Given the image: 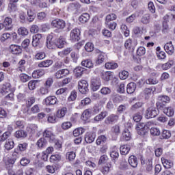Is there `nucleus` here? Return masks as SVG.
<instances>
[{
	"instance_id": "20",
	"label": "nucleus",
	"mask_w": 175,
	"mask_h": 175,
	"mask_svg": "<svg viewBox=\"0 0 175 175\" xmlns=\"http://www.w3.org/2000/svg\"><path fill=\"white\" fill-rule=\"evenodd\" d=\"M161 162L165 169H171L173 167V162L169 159L162 157Z\"/></svg>"
},
{
	"instance_id": "11",
	"label": "nucleus",
	"mask_w": 175,
	"mask_h": 175,
	"mask_svg": "<svg viewBox=\"0 0 175 175\" xmlns=\"http://www.w3.org/2000/svg\"><path fill=\"white\" fill-rule=\"evenodd\" d=\"M69 75V70L68 69H62L57 71L55 74V79H64L66 76Z\"/></svg>"
},
{
	"instance_id": "58",
	"label": "nucleus",
	"mask_w": 175,
	"mask_h": 175,
	"mask_svg": "<svg viewBox=\"0 0 175 175\" xmlns=\"http://www.w3.org/2000/svg\"><path fill=\"white\" fill-rule=\"evenodd\" d=\"M81 118L82 121H84V122H87L88 121V109H85L82 115L81 116Z\"/></svg>"
},
{
	"instance_id": "26",
	"label": "nucleus",
	"mask_w": 175,
	"mask_h": 175,
	"mask_svg": "<svg viewBox=\"0 0 175 175\" xmlns=\"http://www.w3.org/2000/svg\"><path fill=\"white\" fill-rule=\"evenodd\" d=\"M51 65H53V60H44L38 64V68H49Z\"/></svg>"
},
{
	"instance_id": "47",
	"label": "nucleus",
	"mask_w": 175,
	"mask_h": 175,
	"mask_svg": "<svg viewBox=\"0 0 175 175\" xmlns=\"http://www.w3.org/2000/svg\"><path fill=\"white\" fill-rule=\"evenodd\" d=\"M107 140V138L105 135H100L96 139L97 146H100L102 143H105Z\"/></svg>"
},
{
	"instance_id": "15",
	"label": "nucleus",
	"mask_w": 175,
	"mask_h": 175,
	"mask_svg": "<svg viewBox=\"0 0 175 175\" xmlns=\"http://www.w3.org/2000/svg\"><path fill=\"white\" fill-rule=\"evenodd\" d=\"M84 70H87V69L81 66L75 68L74 69V75L75 77H77V79L79 77H81L83 76V73H84Z\"/></svg>"
},
{
	"instance_id": "38",
	"label": "nucleus",
	"mask_w": 175,
	"mask_h": 175,
	"mask_svg": "<svg viewBox=\"0 0 175 175\" xmlns=\"http://www.w3.org/2000/svg\"><path fill=\"white\" fill-rule=\"evenodd\" d=\"M150 18V14H145L144 16H142L141 22L142 23V24H149Z\"/></svg>"
},
{
	"instance_id": "41",
	"label": "nucleus",
	"mask_w": 175,
	"mask_h": 175,
	"mask_svg": "<svg viewBox=\"0 0 175 175\" xmlns=\"http://www.w3.org/2000/svg\"><path fill=\"white\" fill-rule=\"evenodd\" d=\"M20 80L22 81L23 83H27L29 80H31V77L28 76L27 74L22 73L19 75Z\"/></svg>"
},
{
	"instance_id": "22",
	"label": "nucleus",
	"mask_w": 175,
	"mask_h": 175,
	"mask_svg": "<svg viewBox=\"0 0 175 175\" xmlns=\"http://www.w3.org/2000/svg\"><path fill=\"white\" fill-rule=\"evenodd\" d=\"M136 90V83L131 82L127 85L126 92L127 94H133Z\"/></svg>"
},
{
	"instance_id": "28",
	"label": "nucleus",
	"mask_w": 175,
	"mask_h": 175,
	"mask_svg": "<svg viewBox=\"0 0 175 175\" xmlns=\"http://www.w3.org/2000/svg\"><path fill=\"white\" fill-rule=\"evenodd\" d=\"M129 163L132 167H137V158L131 155L129 158Z\"/></svg>"
},
{
	"instance_id": "18",
	"label": "nucleus",
	"mask_w": 175,
	"mask_h": 175,
	"mask_svg": "<svg viewBox=\"0 0 175 175\" xmlns=\"http://www.w3.org/2000/svg\"><path fill=\"white\" fill-rule=\"evenodd\" d=\"M118 121V116L117 115H110L105 119V124H111L113 122H117Z\"/></svg>"
},
{
	"instance_id": "5",
	"label": "nucleus",
	"mask_w": 175,
	"mask_h": 175,
	"mask_svg": "<svg viewBox=\"0 0 175 175\" xmlns=\"http://www.w3.org/2000/svg\"><path fill=\"white\" fill-rule=\"evenodd\" d=\"M9 51L15 55H18L23 53V48L17 44H11L9 46Z\"/></svg>"
},
{
	"instance_id": "50",
	"label": "nucleus",
	"mask_w": 175,
	"mask_h": 175,
	"mask_svg": "<svg viewBox=\"0 0 175 175\" xmlns=\"http://www.w3.org/2000/svg\"><path fill=\"white\" fill-rule=\"evenodd\" d=\"M84 132V130L83 128H78L73 131V135L75 137H77V136H80V135H83V133Z\"/></svg>"
},
{
	"instance_id": "8",
	"label": "nucleus",
	"mask_w": 175,
	"mask_h": 175,
	"mask_svg": "<svg viewBox=\"0 0 175 175\" xmlns=\"http://www.w3.org/2000/svg\"><path fill=\"white\" fill-rule=\"evenodd\" d=\"M164 50L169 55H173V54H174V46H173V42H172V41L167 42L164 45Z\"/></svg>"
},
{
	"instance_id": "43",
	"label": "nucleus",
	"mask_w": 175,
	"mask_h": 175,
	"mask_svg": "<svg viewBox=\"0 0 175 175\" xmlns=\"http://www.w3.org/2000/svg\"><path fill=\"white\" fill-rule=\"evenodd\" d=\"M110 169H111V164L107 163L106 165L102 168L101 172L103 174H107V173L110 172Z\"/></svg>"
},
{
	"instance_id": "45",
	"label": "nucleus",
	"mask_w": 175,
	"mask_h": 175,
	"mask_svg": "<svg viewBox=\"0 0 175 175\" xmlns=\"http://www.w3.org/2000/svg\"><path fill=\"white\" fill-rule=\"evenodd\" d=\"M172 66H173V62H168L161 64V69H163V70H167L168 69H170Z\"/></svg>"
},
{
	"instance_id": "62",
	"label": "nucleus",
	"mask_w": 175,
	"mask_h": 175,
	"mask_svg": "<svg viewBox=\"0 0 175 175\" xmlns=\"http://www.w3.org/2000/svg\"><path fill=\"white\" fill-rule=\"evenodd\" d=\"M10 36L11 35L9 33H3L0 38V41L3 43V42H5L8 39L10 38Z\"/></svg>"
},
{
	"instance_id": "23",
	"label": "nucleus",
	"mask_w": 175,
	"mask_h": 175,
	"mask_svg": "<svg viewBox=\"0 0 175 175\" xmlns=\"http://www.w3.org/2000/svg\"><path fill=\"white\" fill-rule=\"evenodd\" d=\"M36 87H39V81L32 80L28 83V88L30 91H33Z\"/></svg>"
},
{
	"instance_id": "59",
	"label": "nucleus",
	"mask_w": 175,
	"mask_h": 175,
	"mask_svg": "<svg viewBox=\"0 0 175 175\" xmlns=\"http://www.w3.org/2000/svg\"><path fill=\"white\" fill-rule=\"evenodd\" d=\"M68 94V88H64L56 91V95H66Z\"/></svg>"
},
{
	"instance_id": "35",
	"label": "nucleus",
	"mask_w": 175,
	"mask_h": 175,
	"mask_svg": "<svg viewBox=\"0 0 175 175\" xmlns=\"http://www.w3.org/2000/svg\"><path fill=\"white\" fill-rule=\"evenodd\" d=\"M107 116V111H102L100 114L97 115L94 118V121H102Z\"/></svg>"
},
{
	"instance_id": "40",
	"label": "nucleus",
	"mask_w": 175,
	"mask_h": 175,
	"mask_svg": "<svg viewBox=\"0 0 175 175\" xmlns=\"http://www.w3.org/2000/svg\"><path fill=\"white\" fill-rule=\"evenodd\" d=\"M172 133L170 131L163 130L161 136V139H170L171 137Z\"/></svg>"
},
{
	"instance_id": "53",
	"label": "nucleus",
	"mask_w": 175,
	"mask_h": 175,
	"mask_svg": "<svg viewBox=\"0 0 175 175\" xmlns=\"http://www.w3.org/2000/svg\"><path fill=\"white\" fill-rule=\"evenodd\" d=\"M146 84L155 85L158 84L159 81L157 78H149L146 81Z\"/></svg>"
},
{
	"instance_id": "3",
	"label": "nucleus",
	"mask_w": 175,
	"mask_h": 175,
	"mask_svg": "<svg viewBox=\"0 0 175 175\" xmlns=\"http://www.w3.org/2000/svg\"><path fill=\"white\" fill-rule=\"evenodd\" d=\"M78 90L81 94H87L88 92V82L85 80H81L78 83Z\"/></svg>"
},
{
	"instance_id": "44",
	"label": "nucleus",
	"mask_w": 175,
	"mask_h": 175,
	"mask_svg": "<svg viewBox=\"0 0 175 175\" xmlns=\"http://www.w3.org/2000/svg\"><path fill=\"white\" fill-rule=\"evenodd\" d=\"M35 102H36V98H35V97L31 96L26 101L27 107H31V106H32Z\"/></svg>"
},
{
	"instance_id": "2",
	"label": "nucleus",
	"mask_w": 175,
	"mask_h": 175,
	"mask_svg": "<svg viewBox=\"0 0 175 175\" xmlns=\"http://www.w3.org/2000/svg\"><path fill=\"white\" fill-rule=\"evenodd\" d=\"M51 25L57 29H64L66 27V23L62 19L56 18L51 21Z\"/></svg>"
},
{
	"instance_id": "31",
	"label": "nucleus",
	"mask_w": 175,
	"mask_h": 175,
	"mask_svg": "<svg viewBox=\"0 0 175 175\" xmlns=\"http://www.w3.org/2000/svg\"><path fill=\"white\" fill-rule=\"evenodd\" d=\"M163 113L168 117H173L174 116V109L172 107H165L163 109Z\"/></svg>"
},
{
	"instance_id": "37",
	"label": "nucleus",
	"mask_w": 175,
	"mask_h": 175,
	"mask_svg": "<svg viewBox=\"0 0 175 175\" xmlns=\"http://www.w3.org/2000/svg\"><path fill=\"white\" fill-rule=\"evenodd\" d=\"M27 21L32 23L35 20V14L32 12V10H27Z\"/></svg>"
},
{
	"instance_id": "25",
	"label": "nucleus",
	"mask_w": 175,
	"mask_h": 175,
	"mask_svg": "<svg viewBox=\"0 0 175 175\" xmlns=\"http://www.w3.org/2000/svg\"><path fill=\"white\" fill-rule=\"evenodd\" d=\"M46 44L47 49H49V50H53V49H55V47H57V42L55 43L53 41L52 38H51V39L47 38Z\"/></svg>"
},
{
	"instance_id": "17",
	"label": "nucleus",
	"mask_w": 175,
	"mask_h": 175,
	"mask_svg": "<svg viewBox=\"0 0 175 175\" xmlns=\"http://www.w3.org/2000/svg\"><path fill=\"white\" fill-rule=\"evenodd\" d=\"M14 136L16 139H24L28 136V133L23 130H18L15 132Z\"/></svg>"
},
{
	"instance_id": "52",
	"label": "nucleus",
	"mask_w": 175,
	"mask_h": 175,
	"mask_svg": "<svg viewBox=\"0 0 175 175\" xmlns=\"http://www.w3.org/2000/svg\"><path fill=\"white\" fill-rule=\"evenodd\" d=\"M129 76V72L128 71L123 70L119 74V77L121 80H126Z\"/></svg>"
},
{
	"instance_id": "61",
	"label": "nucleus",
	"mask_w": 175,
	"mask_h": 175,
	"mask_svg": "<svg viewBox=\"0 0 175 175\" xmlns=\"http://www.w3.org/2000/svg\"><path fill=\"white\" fill-rule=\"evenodd\" d=\"M100 93L103 95H109V94H111V90L107 87H104L100 90Z\"/></svg>"
},
{
	"instance_id": "10",
	"label": "nucleus",
	"mask_w": 175,
	"mask_h": 175,
	"mask_svg": "<svg viewBox=\"0 0 175 175\" xmlns=\"http://www.w3.org/2000/svg\"><path fill=\"white\" fill-rule=\"evenodd\" d=\"M42 136L44 139H49L50 142H54V140H55V137L53 133V131H50V129L44 130L42 133Z\"/></svg>"
},
{
	"instance_id": "21",
	"label": "nucleus",
	"mask_w": 175,
	"mask_h": 175,
	"mask_svg": "<svg viewBox=\"0 0 175 175\" xmlns=\"http://www.w3.org/2000/svg\"><path fill=\"white\" fill-rule=\"evenodd\" d=\"M105 66L109 70H114V69H117V68H118V64L114 62H109L105 63Z\"/></svg>"
},
{
	"instance_id": "56",
	"label": "nucleus",
	"mask_w": 175,
	"mask_h": 175,
	"mask_svg": "<svg viewBox=\"0 0 175 175\" xmlns=\"http://www.w3.org/2000/svg\"><path fill=\"white\" fill-rule=\"evenodd\" d=\"M122 137L124 140H131V133L129 130H125L122 133Z\"/></svg>"
},
{
	"instance_id": "27",
	"label": "nucleus",
	"mask_w": 175,
	"mask_h": 175,
	"mask_svg": "<svg viewBox=\"0 0 175 175\" xmlns=\"http://www.w3.org/2000/svg\"><path fill=\"white\" fill-rule=\"evenodd\" d=\"M66 44V41L63 37H59L56 40V46L58 49H62Z\"/></svg>"
},
{
	"instance_id": "49",
	"label": "nucleus",
	"mask_w": 175,
	"mask_h": 175,
	"mask_svg": "<svg viewBox=\"0 0 175 175\" xmlns=\"http://www.w3.org/2000/svg\"><path fill=\"white\" fill-rule=\"evenodd\" d=\"M31 163V160L29 159H27V157H23L20 163L21 166H27Z\"/></svg>"
},
{
	"instance_id": "57",
	"label": "nucleus",
	"mask_w": 175,
	"mask_h": 175,
	"mask_svg": "<svg viewBox=\"0 0 175 175\" xmlns=\"http://www.w3.org/2000/svg\"><path fill=\"white\" fill-rule=\"evenodd\" d=\"M99 87H100V85L96 83V80L94 79L92 81L91 88L92 91H98V90H99Z\"/></svg>"
},
{
	"instance_id": "51",
	"label": "nucleus",
	"mask_w": 175,
	"mask_h": 175,
	"mask_svg": "<svg viewBox=\"0 0 175 175\" xmlns=\"http://www.w3.org/2000/svg\"><path fill=\"white\" fill-rule=\"evenodd\" d=\"M76 98H77V92L76 90H73L71 92L70 96L68 97L69 102H72L73 100H76Z\"/></svg>"
},
{
	"instance_id": "36",
	"label": "nucleus",
	"mask_w": 175,
	"mask_h": 175,
	"mask_svg": "<svg viewBox=\"0 0 175 175\" xmlns=\"http://www.w3.org/2000/svg\"><path fill=\"white\" fill-rule=\"evenodd\" d=\"M101 76L103 80H105V81H109V80H110V79L111 78V72H103L101 73Z\"/></svg>"
},
{
	"instance_id": "7",
	"label": "nucleus",
	"mask_w": 175,
	"mask_h": 175,
	"mask_svg": "<svg viewBox=\"0 0 175 175\" xmlns=\"http://www.w3.org/2000/svg\"><path fill=\"white\" fill-rule=\"evenodd\" d=\"M138 135L140 136H144L148 133V130L146 126V123H139L137 128Z\"/></svg>"
},
{
	"instance_id": "55",
	"label": "nucleus",
	"mask_w": 175,
	"mask_h": 175,
	"mask_svg": "<svg viewBox=\"0 0 175 175\" xmlns=\"http://www.w3.org/2000/svg\"><path fill=\"white\" fill-rule=\"evenodd\" d=\"M110 157L113 160L118 159V157H120L118 150H112L110 153Z\"/></svg>"
},
{
	"instance_id": "63",
	"label": "nucleus",
	"mask_w": 175,
	"mask_h": 175,
	"mask_svg": "<svg viewBox=\"0 0 175 175\" xmlns=\"http://www.w3.org/2000/svg\"><path fill=\"white\" fill-rule=\"evenodd\" d=\"M146 54V48L144 46H139L137 50V55L142 56Z\"/></svg>"
},
{
	"instance_id": "16",
	"label": "nucleus",
	"mask_w": 175,
	"mask_h": 175,
	"mask_svg": "<svg viewBox=\"0 0 175 175\" xmlns=\"http://www.w3.org/2000/svg\"><path fill=\"white\" fill-rule=\"evenodd\" d=\"M105 59H107V55L103 52H100L98 53L96 64H97V65H100V64L105 62Z\"/></svg>"
},
{
	"instance_id": "24",
	"label": "nucleus",
	"mask_w": 175,
	"mask_h": 175,
	"mask_svg": "<svg viewBox=\"0 0 175 175\" xmlns=\"http://www.w3.org/2000/svg\"><path fill=\"white\" fill-rule=\"evenodd\" d=\"M36 146L38 148H44L47 146V140H46V138L42 137L38 140Z\"/></svg>"
},
{
	"instance_id": "46",
	"label": "nucleus",
	"mask_w": 175,
	"mask_h": 175,
	"mask_svg": "<svg viewBox=\"0 0 175 175\" xmlns=\"http://www.w3.org/2000/svg\"><path fill=\"white\" fill-rule=\"evenodd\" d=\"M18 33L21 36H27L28 35V29L25 27H21L18 29Z\"/></svg>"
},
{
	"instance_id": "14",
	"label": "nucleus",
	"mask_w": 175,
	"mask_h": 175,
	"mask_svg": "<svg viewBox=\"0 0 175 175\" xmlns=\"http://www.w3.org/2000/svg\"><path fill=\"white\" fill-rule=\"evenodd\" d=\"M57 97L54 96H48L45 98L44 102L46 106H50L51 105H57Z\"/></svg>"
},
{
	"instance_id": "42",
	"label": "nucleus",
	"mask_w": 175,
	"mask_h": 175,
	"mask_svg": "<svg viewBox=\"0 0 175 175\" xmlns=\"http://www.w3.org/2000/svg\"><path fill=\"white\" fill-rule=\"evenodd\" d=\"M79 20L83 24H85V23H88V13H83L82 14V16H81L79 17Z\"/></svg>"
},
{
	"instance_id": "33",
	"label": "nucleus",
	"mask_w": 175,
	"mask_h": 175,
	"mask_svg": "<svg viewBox=\"0 0 175 175\" xmlns=\"http://www.w3.org/2000/svg\"><path fill=\"white\" fill-rule=\"evenodd\" d=\"M67 111L68 109H66V107H63L60 110H58L57 113V118H64Z\"/></svg>"
},
{
	"instance_id": "34",
	"label": "nucleus",
	"mask_w": 175,
	"mask_h": 175,
	"mask_svg": "<svg viewBox=\"0 0 175 175\" xmlns=\"http://www.w3.org/2000/svg\"><path fill=\"white\" fill-rule=\"evenodd\" d=\"M150 133L152 136H159L161 135V130L158 127H151Z\"/></svg>"
},
{
	"instance_id": "12",
	"label": "nucleus",
	"mask_w": 175,
	"mask_h": 175,
	"mask_svg": "<svg viewBox=\"0 0 175 175\" xmlns=\"http://www.w3.org/2000/svg\"><path fill=\"white\" fill-rule=\"evenodd\" d=\"M12 23H13V21H12V18L6 17L4 19V21L2 23V25L3 27H5L6 31H9V29H12V27H13Z\"/></svg>"
},
{
	"instance_id": "54",
	"label": "nucleus",
	"mask_w": 175,
	"mask_h": 175,
	"mask_svg": "<svg viewBox=\"0 0 175 175\" xmlns=\"http://www.w3.org/2000/svg\"><path fill=\"white\" fill-rule=\"evenodd\" d=\"M66 157L69 161H73L76 158V153L75 152H68L66 153Z\"/></svg>"
},
{
	"instance_id": "9",
	"label": "nucleus",
	"mask_w": 175,
	"mask_h": 175,
	"mask_svg": "<svg viewBox=\"0 0 175 175\" xmlns=\"http://www.w3.org/2000/svg\"><path fill=\"white\" fill-rule=\"evenodd\" d=\"M81 5L79 3H70L68 6L67 10L70 13H77L78 10L80 9Z\"/></svg>"
},
{
	"instance_id": "64",
	"label": "nucleus",
	"mask_w": 175,
	"mask_h": 175,
	"mask_svg": "<svg viewBox=\"0 0 175 175\" xmlns=\"http://www.w3.org/2000/svg\"><path fill=\"white\" fill-rule=\"evenodd\" d=\"M62 129H64V131H66L67 129H69V128H72V123L70 122H64L62 124Z\"/></svg>"
},
{
	"instance_id": "13",
	"label": "nucleus",
	"mask_w": 175,
	"mask_h": 175,
	"mask_svg": "<svg viewBox=\"0 0 175 175\" xmlns=\"http://www.w3.org/2000/svg\"><path fill=\"white\" fill-rule=\"evenodd\" d=\"M42 38L43 36L42 34H36L33 36V41H32V46L33 47H38L39 44H40V41L42 40Z\"/></svg>"
},
{
	"instance_id": "19",
	"label": "nucleus",
	"mask_w": 175,
	"mask_h": 175,
	"mask_svg": "<svg viewBox=\"0 0 175 175\" xmlns=\"http://www.w3.org/2000/svg\"><path fill=\"white\" fill-rule=\"evenodd\" d=\"M1 94L2 95H6L8 92H10V83H6L3 85L1 89L0 90Z\"/></svg>"
},
{
	"instance_id": "32",
	"label": "nucleus",
	"mask_w": 175,
	"mask_h": 175,
	"mask_svg": "<svg viewBox=\"0 0 175 175\" xmlns=\"http://www.w3.org/2000/svg\"><path fill=\"white\" fill-rule=\"evenodd\" d=\"M72 48H67L60 52L58 53L59 57H61L62 58H64V57H66V55H68V54H70V52L72 51Z\"/></svg>"
},
{
	"instance_id": "1",
	"label": "nucleus",
	"mask_w": 175,
	"mask_h": 175,
	"mask_svg": "<svg viewBox=\"0 0 175 175\" xmlns=\"http://www.w3.org/2000/svg\"><path fill=\"white\" fill-rule=\"evenodd\" d=\"M159 114V111L155 107H148L145 112V117L148 120L155 118V116Z\"/></svg>"
},
{
	"instance_id": "30",
	"label": "nucleus",
	"mask_w": 175,
	"mask_h": 175,
	"mask_svg": "<svg viewBox=\"0 0 175 175\" xmlns=\"http://www.w3.org/2000/svg\"><path fill=\"white\" fill-rule=\"evenodd\" d=\"M4 148L5 150H8V151L14 148V142L12 139H8L5 142Z\"/></svg>"
},
{
	"instance_id": "39",
	"label": "nucleus",
	"mask_w": 175,
	"mask_h": 175,
	"mask_svg": "<svg viewBox=\"0 0 175 175\" xmlns=\"http://www.w3.org/2000/svg\"><path fill=\"white\" fill-rule=\"evenodd\" d=\"M8 10L10 13L16 12V10H17V5H16L15 3H12L11 1H10L9 4H8Z\"/></svg>"
},
{
	"instance_id": "48",
	"label": "nucleus",
	"mask_w": 175,
	"mask_h": 175,
	"mask_svg": "<svg viewBox=\"0 0 175 175\" xmlns=\"http://www.w3.org/2000/svg\"><path fill=\"white\" fill-rule=\"evenodd\" d=\"M70 57L72 62H75L76 64V62H77V60L79 59V52H72L70 54Z\"/></svg>"
},
{
	"instance_id": "60",
	"label": "nucleus",
	"mask_w": 175,
	"mask_h": 175,
	"mask_svg": "<svg viewBox=\"0 0 175 175\" xmlns=\"http://www.w3.org/2000/svg\"><path fill=\"white\" fill-rule=\"evenodd\" d=\"M159 100L164 103H169L170 102V98L167 96H159Z\"/></svg>"
},
{
	"instance_id": "6",
	"label": "nucleus",
	"mask_w": 175,
	"mask_h": 175,
	"mask_svg": "<svg viewBox=\"0 0 175 175\" xmlns=\"http://www.w3.org/2000/svg\"><path fill=\"white\" fill-rule=\"evenodd\" d=\"M136 46H137V41L136 40L129 39L124 43V46L127 50H135Z\"/></svg>"
},
{
	"instance_id": "4",
	"label": "nucleus",
	"mask_w": 175,
	"mask_h": 175,
	"mask_svg": "<svg viewBox=\"0 0 175 175\" xmlns=\"http://www.w3.org/2000/svg\"><path fill=\"white\" fill-rule=\"evenodd\" d=\"M80 29H74L71 31L70 34V41L71 42H79L80 40Z\"/></svg>"
},
{
	"instance_id": "29",
	"label": "nucleus",
	"mask_w": 175,
	"mask_h": 175,
	"mask_svg": "<svg viewBox=\"0 0 175 175\" xmlns=\"http://www.w3.org/2000/svg\"><path fill=\"white\" fill-rule=\"evenodd\" d=\"M120 154L122 155H126L129 151H131V146L129 145H122L120 146Z\"/></svg>"
}]
</instances>
